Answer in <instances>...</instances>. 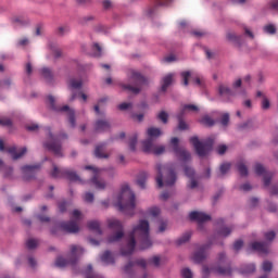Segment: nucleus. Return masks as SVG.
Returning <instances> with one entry per match:
<instances>
[{"label":"nucleus","mask_w":278,"mask_h":278,"mask_svg":"<svg viewBox=\"0 0 278 278\" xmlns=\"http://www.w3.org/2000/svg\"><path fill=\"white\" fill-rule=\"evenodd\" d=\"M128 242L126 248L121 250L122 255H131L136 249V241L138 242L139 251H147L153 247V241L149 235V222L146 219L139 220V224L132 228V231L128 236Z\"/></svg>","instance_id":"nucleus-1"},{"label":"nucleus","mask_w":278,"mask_h":278,"mask_svg":"<svg viewBox=\"0 0 278 278\" xmlns=\"http://www.w3.org/2000/svg\"><path fill=\"white\" fill-rule=\"evenodd\" d=\"M116 207L125 214L134 215V210H136V194L129 188V185H124L117 195V201L115 203Z\"/></svg>","instance_id":"nucleus-2"},{"label":"nucleus","mask_w":278,"mask_h":278,"mask_svg":"<svg viewBox=\"0 0 278 278\" xmlns=\"http://www.w3.org/2000/svg\"><path fill=\"white\" fill-rule=\"evenodd\" d=\"M148 139L142 141L143 153H153V155H162L166 151V147L155 144V139L160 138L162 130L160 128L151 127L147 130Z\"/></svg>","instance_id":"nucleus-3"},{"label":"nucleus","mask_w":278,"mask_h":278,"mask_svg":"<svg viewBox=\"0 0 278 278\" xmlns=\"http://www.w3.org/2000/svg\"><path fill=\"white\" fill-rule=\"evenodd\" d=\"M157 176L156 184L157 188H164L175 186V181H177V174H175V169L170 166L157 164L156 165Z\"/></svg>","instance_id":"nucleus-4"},{"label":"nucleus","mask_w":278,"mask_h":278,"mask_svg":"<svg viewBox=\"0 0 278 278\" xmlns=\"http://www.w3.org/2000/svg\"><path fill=\"white\" fill-rule=\"evenodd\" d=\"M210 273H216V275H222L224 277H229L231 275V266L227 264V255L220 253L218 256V266L210 269L207 266L202 267L203 278L210 277Z\"/></svg>","instance_id":"nucleus-5"},{"label":"nucleus","mask_w":278,"mask_h":278,"mask_svg":"<svg viewBox=\"0 0 278 278\" xmlns=\"http://www.w3.org/2000/svg\"><path fill=\"white\" fill-rule=\"evenodd\" d=\"M129 77L132 81H135V87L131 85H122V88L123 90H128V92H132V94H140L142 86H147L149 84L147 78L138 71L130 70Z\"/></svg>","instance_id":"nucleus-6"},{"label":"nucleus","mask_w":278,"mask_h":278,"mask_svg":"<svg viewBox=\"0 0 278 278\" xmlns=\"http://www.w3.org/2000/svg\"><path fill=\"white\" fill-rule=\"evenodd\" d=\"M192 143L193 148L195 149V153L199 157H205L210 151H212V147H214V139L208 138L204 141H200L199 137L194 136L189 139Z\"/></svg>","instance_id":"nucleus-7"},{"label":"nucleus","mask_w":278,"mask_h":278,"mask_svg":"<svg viewBox=\"0 0 278 278\" xmlns=\"http://www.w3.org/2000/svg\"><path fill=\"white\" fill-rule=\"evenodd\" d=\"M48 103L54 112H66L68 116V123L71 127L75 128L77 125V122L75 119V111L71 109L68 105H63V106H56L55 105V98L53 96L48 97Z\"/></svg>","instance_id":"nucleus-8"},{"label":"nucleus","mask_w":278,"mask_h":278,"mask_svg":"<svg viewBox=\"0 0 278 278\" xmlns=\"http://www.w3.org/2000/svg\"><path fill=\"white\" fill-rule=\"evenodd\" d=\"M72 217L75 220L64 222L61 224L62 231L66 233H77L79 231V220L81 219V212L79 210H74L72 213Z\"/></svg>","instance_id":"nucleus-9"},{"label":"nucleus","mask_w":278,"mask_h":278,"mask_svg":"<svg viewBox=\"0 0 278 278\" xmlns=\"http://www.w3.org/2000/svg\"><path fill=\"white\" fill-rule=\"evenodd\" d=\"M46 132L48 134L50 140L52 142H46L43 143V147L46 149H48V151H51L52 153H54V155H56V157H62V143H60V141H58V139H55V137H53V132H51V127H46Z\"/></svg>","instance_id":"nucleus-10"},{"label":"nucleus","mask_w":278,"mask_h":278,"mask_svg":"<svg viewBox=\"0 0 278 278\" xmlns=\"http://www.w3.org/2000/svg\"><path fill=\"white\" fill-rule=\"evenodd\" d=\"M170 144L173 147V151L175 153V155L178 157V160H180V162H190V160H192V154H190V152L186 149H182L179 147V138L177 137H173L170 139Z\"/></svg>","instance_id":"nucleus-11"},{"label":"nucleus","mask_w":278,"mask_h":278,"mask_svg":"<svg viewBox=\"0 0 278 278\" xmlns=\"http://www.w3.org/2000/svg\"><path fill=\"white\" fill-rule=\"evenodd\" d=\"M110 229L116 231V233L109 237L108 242H118V240L123 239L125 232L123 231V224L118 219H109L108 220Z\"/></svg>","instance_id":"nucleus-12"},{"label":"nucleus","mask_w":278,"mask_h":278,"mask_svg":"<svg viewBox=\"0 0 278 278\" xmlns=\"http://www.w3.org/2000/svg\"><path fill=\"white\" fill-rule=\"evenodd\" d=\"M85 170H92L90 184H92L97 190H105V181L101 179V169L92 165H87L85 166Z\"/></svg>","instance_id":"nucleus-13"},{"label":"nucleus","mask_w":278,"mask_h":278,"mask_svg":"<svg viewBox=\"0 0 278 278\" xmlns=\"http://www.w3.org/2000/svg\"><path fill=\"white\" fill-rule=\"evenodd\" d=\"M51 177H53L54 179L64 177L65 179H68L70 181H79V176L77 175V173H75L71 169H60L55 165H53V170L51 172Z\"/></svg>","instance_id":"nucleus-14"},{"label":"nucleus","mask_w":278,"mask_h":278,"mask_svg":"<svg viewBox=\"0 0 278 278\" xmlns=\"http://www.w3.org/2000/svg\"><path fill=\"white\" fill-rule=\"evenodd\" d=\"M254 170L256 175L263 176L264 186L265 188H268V186H270V181H273V173L266 172V168L264 167V165L260 163L255 164Z\"/></svg>","instance_id":"nucleus-15"},{"label":"nucleus","mask_w":278,"mask_h":278,"mask_svg":"<svg viewBox=\"0 0 278 278\" xmlns=\"http://www.w3.org/2000/svg\"><path fill=\"white\" fill-rule=\"evenodd\" d=\"M211 243L201 245L198 251L193 254V261L195 264H201L207 257V250L210 249Z\"/></svg>","instance_id":"nucleus-16"},{"label":"nucleus","mask_w":278,"mask_h":278,"mask_svg":"<svg viewBox=\"0 0 278 278\" xmlns=\"http://www.w3.org/2000/svg\"><path fill=\"white\" fill-rule=\"evenodd\" d=\"M189 218L190 220H197V223H207V220H212V216L199 211L191 212Z\"/></svg>","instance_id":"nucleus-17"},{"label":"nucleus","mask_w":278,"mask_h":278,"mask_svg":"<svg viewBox=\"0 0 278 278\" xmlns=\"http://www.w3.org/2000/svg\"><path fill=\"white\" fill-rule=\"evenodd\" d=\"M251 251H257L258 253H268V245L264 242H252L250 243V247L248 248V253H251Z\"/></svg>","instance_id":"nucleus-18"},{"label":"nucleus","mask_w":278,"mask_h":278,"mask_svg":"<svg viewBox=\"0 0 278 278\" xmlns=\"http://www.w3.org/2000/svg\"><path fill=\"white\" fill-rule=\"evenodd\" d=\"M40 168V165H25L22 167L25 179H31L36 175V170Z\"/></svg>","instance_id":"nucleus-19"},{"label":"nucleus","mask_w":278,"mask_h":278,"mask_svg":"<svg viewBox=\"0 0 278 278\" xmlns=\"http://www.w3.org/2000/svg\"><path fill=\"white\" fill-rule=\"evenodd\" d=\"M106 147H108L106 143H100V144L96 146L94 155L99 160H108V157H110V154L105 153Z\"/></svg>","instance_id":"nucleus-20"},{"label":"nucleus","mask_w":278,"mask_h":278,"mask_svg":"<svg viewBox=\"0 0 278 278\" xmlns=\"http://www.w3.org/2000/svg\"><path fill=\"white\" fill-rule=\"evenodd\" d=\"M218 94L224 99V101H229V98L233 97V91H231V89L226 85H219Z\"/></svg>","instance_id":"nucleus-21"},{"label":"nucleus","mask_w":278,"mask_h":278,"mask_svg":"<svg viewBox=\"0 0 278 278\" xmlns=\"http://www.w3.org/2000/svg\"><path fill=\"white\" fill-rule=\"evenodd\" d=\"M8 153L12 155L13 160H21L22 156L27 153V148H22L20 151L16 149V147H11L8 149Z\"/></svg>","instance_id":"nucleus-22"},{"label":"nucleus","mask_w":278,"mask_h":278,"mask_svg":"<svg viewBox=\"0 0 278 278\" xmlns=\"http://www.w3.org/2000/svg\"><path fill=\"white\" fill-rule=\"evenodd\" d=\"M71 255L74 257V260L71 261V264L77 263V257H80V255H84V248L79 245H72L71 247Z\"/></svg>","instance_id":"nucleus-23"},{"label":"nucleus","mask_w":278,"mask_h":278,"mask_svg":"<svg viewBox=\"0 0 278 278\" xmlns=\"http://www.w3.org/2000/svg\"><path fill=\"white\" fill-rule=\"evenodd\" d=\"M147 179H149V173H147V172H141L137 178V185L142 190H144V188H147Z\"/></svg>","instance_id":"nucleus-24"},{"label":"nucleus","mask_w":278,"mask_h":278,"mask_svg":"<svg viewBox=\"0 0 278 278\" xmlns=\"http://www.w3.org/2000/svg\"><path fill=\"white\" fill-rule=\"evenodd\" d=\"M94 129L96 131H108V129H110V122L99 119L94 124Z\"/></svg>","instance_id":"nucleus-25"},{"label":"nucleus","mask_w":278,"mask_h":278,"mask_svg":"<svg viewBox=\"0 0 278 278\" xmlns=\"http://www.w3.org/2000/svg\"><path fill=\"white\" fill-rule=\"evenodd\" d=\"M87 227L88 229H90V231H96L98 236H101V233H103V231H101V225L97 220L88 222Z\"/></svg>","instance_id":"nucleus-26"},{"label":"nucleus","mask_w":278,"mask_h":278,"mask_svg":"<svg viewBox=\"0 0 278 278\" xmlns=\"http://www.w3.org/2000/svg\"><path fill=\"white\" fill-rule=\"evenodd\" d=\"M170 84H173V74H168L167 76H165L163 78V84L161 87L162 92H166V90H168V86H170Z\"/></svg>","instance_id":"nucleus-27"},{"label":"nucleus","mask_w":278,"mask_h":278,"mask_svg":"<svg viewBox=\"0 0 278 278\" xmlns=\"http://www.w3.org/2000/svg\"><path fill=\"white\" fill-rule=\"evenodd\" d=\"M41 75L46 79V81H48L49 84L53 81V72H51L49 67L41 68Z\"/></svg>","instance_id":"nucleus-28"},{"label":"nucleus","mask_w":278,"mask_h":278,"mask_svg":"<svg viewBox=\"0 0 278 278\" xmlns=\"http://www.w3.org/2000/svg\"><path fill=\"white\" fill-rule=\"evenodd\" d=\"M101 261L104 264H114V256L112 255V252L105 251L101 256Z\"/></svg>","instance_id":"nucleus-29"},{"label":"nucleus","mask_w":278,"mask_h":278,"mask_svg":"<svg viewBox=\"0 0 278 278\" xmlns=\"http://www.w3.org/2000/svg\"><path fill=\"white\" fill-rule=\"evenodd\" d=\"M68 86L72 90H79V88L83 86L81 79L71 78Z\"/></svg>","instance_id":"nucleus-30"},{"label":"nucleus","mask_w":278,"mask_h":278,"mask_svg":"<svg viewBox=\"0 0 278 278\" xmlns=\"http://www.w3.org/2000/svg\"><path fill=\"white\" fill-rule=\"evenodd\" d=\"M192 238V233L190 231L185 232L179 239H177L176 244L181 247V244H186Z\"/></svg>","instance_id":"nucleus-31"},{"label":"nucleus","mask_w":278,"mask_h":278,"mask_svg":"<svg viewBox=\"0 0 278 278\" xmlns=\"http://www.w3.org/2000/svg\"><path fill=\"white\" fill-rule=\"evenodd\" d=\"M200 123L204 125V127H214L216 122L210 117V115H205L201 118Z\"/></svg>","instance_id":"nucleus-32"},{"label":"nucleus","mask_w":278,"mask_h":278,"mask_svg":"<svg viewBox=\"0 0 278 278\" xmlns=\"http://www.w3.org/2000/svg\"><path fill=\"white\" fill-rule=\"evenodd\" d=\"M177 119H178V129H180V131L188 129V124L184 122V113H178Z\"/></svg>","instance_id":"nucleus-33"},{"label":"nucleus","mask_w":278,"mask_h":278,"mask_svg":"<svg viewBox=\"0 0 278 278\" xmlns=\"http://www.w3.org/2000/svg\"><path fill=\"white\" fill-rule=\"evenodd\" d=\"M187 110H189L190 112H199V106L194 104H185L182 106V110L180 111V114H186Z\"/></svg>","instance_id":"nucleus-34"},{"label":"nucleus","mask_w":278,"mask_h":278,"mask_svg":"<svg viewBox=\"0 0 278 278\" xmlns=\"http://www.w3.org/2000/svg\"><path fill=\"white\" fill-rule=\"evenodd\" d=\"M237 168H238L241 177H247V175H249V169L247 168V165H244V163H239L237 165Z\"/></svg>","instance_id":"nucleus-35"},{"label":"nucleus","mask_w":278,"mask_h":278,"mask_svg":"<svg viewBox=\"0 0 278 278\" xmlns=\"http://www.w3.org/2000/svg\"><path fill=\"white\" fill-rule=\"evenodd\" d=\"M251 273H255V264H248L242 268L243 275H251Z\"/></svg>","instance_id":"nucleus-36"},{"label":"nucleus","mask_w":278,"mask_h":278,"mask_svg":"<svg viewBox=\"0 0 278 278\" xmlns=\"http://www.w3.org/2000/svg\"><path fill=\"white\" fill-rule=\"evenodd\" d=\"M263 273H270L273 270V262L264 261L262 264Z\"/></svg>","instance_id":"nucleus-37"},{"label":"nucleus","mask_w":278,"mask_h":278,"mask_svg":"<svg viewBox=\"0 0 278 278\" xmlns=\"http://www.w3.org/2000/svg\"><path fill=\"white\" fill-rule=\"evenodd\" d=\"M136 144H138V135H132L129 140L130 151H136Z\"/></svg>","instance_id":"nucleus-38"},{"label":"nucleus","mask_w":278,"mask_h":278,"mask_svg":"<svg viewBox=\"0 0 278 278\" xmlns=\"http://www.w3.org/2000/svg\"><path fill=\"white\" fill-rule=\"evenodd\" d=\"M12 22L16 23L17 25H27L29 23V20L23 16H16V17H13Z\"/></svg>","instance_id":"nucleus-39"},{"label":"nucleus","mask_w":278,"mask_h":278,"mask_svg":"<svg viewBox=\"0 0 278 278\" xmlns=\"http://www.w3.org/2000/svg\"><path fill=\"white\" fill-rule=\"evenodd\" d=\"M231 231H233V228L223 227L219 229L218 233L223 236V238H227V236H229Z\"/></svg>","instance_id":"nucleus-40"},{"label":"nucleus","mask_w":278,"mask_h":278,"mask_svg":"<svg viewBox=\"0 0 278 278\" xmlns=\"http://www.w3.org/2000/svg\"><path fill=\"white\" fill-rule=\"evenodd\" d=\"M68 265V261H66V258L64 257H58L55 261V266H58L59 268H64V266Z\"/></svg>","instance_id":"nucleus-41"},{"label":"nucleus","mask_w":278,"mask_h":278,"mask_svg":"<svg viewBox=\"0 0 278 278\" xmlns=\"http://www.w3.org/2000/svg\"><path fill=\"white\" fill-rule=\"evenodd\" d=\"M157 118L159 121H162L164 125H166V123H168V113H166V111H162L161 113L157 114Z\"/></svg>","instance_id":"nucleus-42"},{"label":"nucleus","mask_w":278,"mask_h":278,"mask_svg":"<svg viewBox=\"0 0 278 278\" xmlns=\"http://www.w3.org/2000/svg\"><path fill=\"white\" fill-rule=\"evenodd\" d=\"M26 247H27V249H36V247H38V240H36V239H28L26 241Z\"/></svg>","instance_id":"nucleus-43"},{"label":"nucleus","mask_w":278,"mask_h":278,"mask_svg":"<svg viewBox=\"0 0 278 278\" xmlns=\"http://www.w3.org/2000/svg\"><path fill=\"white\" fill-rule=\"evenodd\" d=\"M220 125H223V127H227V125H229V113H224L222 115Z\"/></svg>","instance_id":"nucleus-44"},{"label":"nucleus","mask_w":278,"mask_h":278,"mask_svg":"<svg viewBox=\"0 0 278 278\" xmlns=\"http://www.w3.org/2000/svg\"><path fill=\"white\" fill-rule=\"evenodd\" d=\"M185 175L189 177V179H192V177H194V169L190 166H185Z\"/></svg>","instance_id":"nucleus-45"},{"label":"nucleus","mask_w":278,"mask_h":278,"mask_svg":"<svg viewBox=\"0 0 278 278\" xmlns=\"http://www.w3.org/2000/svg\"><path fill=\"white\" fill-rule=\"evenodd\" d=\"M230 168H231V164H229V163H224V164H222L220 167H219L220 174H222V175H226L227 172H228Z\"/></svg>","instance_id":"nucleus-46"},{"label":"nucleus","mask_w":278,"mask_h":278,"mask_svg":"<svg viewBox=\"0 0 278 278\" xmlns=\"http://www.w3.org/2000/svg\"><path fill=\"white\" fill-rule=\"evenodd\" d=\"M0 125L1 127H12V119L10 118H0Z\"/></svg>","instance_id":"nucleus-47"},{"label":"nucleus","mask_w":278,"mask_h":278,"mask_svg":"<svg viewBox=\"0 0 278 278\" xmlns=\"http://www.w3.org/2000/svg\"><path fill=\"white\" fill-rule=\"evenodd\" d=\"M264 31H266V34H277V28L275 27V25L269 24L264 27Z\"/></svg>","instance_id":"nucleus-48"},{"label":"nucleus","mask_w":278,"mask_h":278,"mask_svg":"<svg viewBox=\"0 0 278 278\" xmlns=\"http://www.w3.org/2000/svg\"><path fill=\"white\" fill-rule=\"evenodd\" d=\"M184 86H188L190 79V72H182L181 73Z\"/></svg>","instance_id":"nucleus-49"},{"label":"nucleus","mask_w":278,"mask_h":278,"mask_svg":"<svg viewBox=\"0 0 278 278\" xmlns=\"http://www.w3.org/2000/svg\"><path fill=\"white\" fill-rule=\"evenodd\" d=\"M276 237L275 231H268L264 233V238L265 240H267L268 242H273L274 238Z\"/></svg>","instance_id":"nucleus-50"},{"label":"nucleus","mask_w":278,"mask_h":278,"mask_svg":"<svg viewBox=\"0 0 278 278\" xmlns=\"http://www.w3.org/2000/svg\"><path fill=\"white\" fill-rule=\"evenodd\" d=\"M68 31H71L68 26H61V27L58 28V35L59 36H64V34H68Z\"/></svg>","instance_id":"nucleus-51"},{"label":"nucleus","mask_w":278,"mask_h":278,"mask_svg":"<svg viewBox=\"0 0 278 278\" xmlns=\"http://www.w3.org/2000/svg\"><path fill=\"white\" fill-rule=\"evenodd\" d=\"M182 278H192V270L190 268H184L181 270Z\"/></svg>","instance_id":"nucleus-52"},{"label":"nucleus","mask_w":278,"mask_h":278,"mask_svg":"<svg viewBox=\"0 0 278 278\" xmlns=\"http://www.w3.org/2000/svg\"><path fill=\"white\" fill-rule=\"evenodd\" d=\"M166 227H168V222L162 220L159 226V232L164 233V231H166Z\"/></svg>","instance_id":"nucleus-53"},{"label":"nucleus","mask_w":278,"mask_h":278,"mask_svg":"<svg viewBox=\"0 0 278 278\" xmlns=\"http://www.w3.org/2000/svg\"><path fill=\"white\" fill-rule=\"evenodd\" d=\"M242 247H244V241H242V240L235 241V243H233L235 251H240V249H242Z\"/></svg>","instance_id":"nucleus-54"},{"label":"nucleus","mask_w":278,"mask_h":278,"mask_svg":"<svg viewBox=\"0 0 278 278\" xmlns=\"http://www.w3.org/2000/svg\"><path fill=\"white\" fill-rule=\"evenodd\" d=\"M227 39L230 40V42H238L239 37L236 36L235 33H227Z\"/></svg>","instance_id":"nucleus-55"},{"label":"nucleus","mask_w":278,"mask_h":278,"mask_svg":"<svg viewBox=\"0 0 278 278\" xmlns=\"http://www.w3.org/2000/svg\"><path fill=\"white\" fill-rule=\"evenodd\" d=\"M134 268V262H129L125 267H124V273L127 275H131V270Z\"/></svg>","instance_id":"nucleus-56"},{"label":"nucleus","mask_w":278,"mask_h":278,"mask_svg":"<svg viewBox=\"0 0 278 278\" xmlns=\"http://www.w3.org/2000/svg\"><path fill=\"white\" fill-rule=\"evenodd\" d=\"M85 201L87 203H92V201H94V194L91 192L85 193Z\"/></svg>","instance_id":"nucleus-57"},{"label":"nucleus","mask_w":278,"mask_h":278,"mask_svg":"<svg viewBox=\"0 0 278 278\" xmlns=\"http://www.w3.org/2000/svg\"><path fill=\"white\" fill-rule=\"evenodd\" d=\"M131 108V103L123 102L118 105V110L122 112H125V110H129Z\"/></svg>","instance_id":"nucleus-58"},{"label":"nucleus","mask_w":278,"mask_h":278,"mask_svg":"<svg viewBox=\"0 0 278 278\" xmlns=\"http://www.w3.org/2000/svg\"><path fill=\"white\" fill-rule=\"evenodd\" d=\"M149 214L154 217L160 216V207L154 206V207L150 208Z\"/></svg>","instance_id":"nucleus-59"},{"label":"nucleus","mask_w":278,"mask_h":278,"mask_svg":"<svg viewBox=\"0 0 278 278\" xmlns=\"http://www.w3.org/2000/svg\"><path fill=\"white\" fill-rule=\"evenodd\" d=\"M226 152H227V146L225 144L218 146L217 148L218 155H225Z\"/></svg>","instance_id":"nucleus-60"},{"label":"nucleus","mask_w":278,"mask_h":278,"mask_svg":"<svg viewBox=\"0 0 278 278\" xmlns=\"http://www.w3.org/2000/svg\"><path fill=\"white\" fill-rule=\"evenodd\" d=\"M270 194H271V197H277L278 195V182L276 185L271 186Z\"/></svg>","instance_id":"nucleus-61"},{"label":"nucleus","mask_w":278,"mask_h":278,"mask_svg":"<svg viewBox=\"0 0 278 278\" xmlns=\"http://www.w3.org/2000/svg\"><path fill=\"white\" fill-rule=\"evenodd\" d=\"M268 108H270V101H268L267 98H263V101H262V109H263V110H268Z\"/></svg>","instance_id":"nucleus-62"},{"label":"nucleus","mask_w":278,"mask_h":278,"mask_svg":"<svg viewBox=\"0 0 278 278\" xmlns=\"http://www.w3.org/2000/svg\"><path fill=\"white\" fill-rule=\"evenodd\" d=\"M92 273V265L87 266V277L86 278H97V275H91Z\"/></svg>","instance_id":"nucleus-63"},{"label":"nucleus","mask_w":278,"mask_h":278,"mask_svg":"<svg viewBox=\"0 0 278 278\" xmlns=\"http://www.w3.org/2000/svg\"><path fill=\"white\" fill-rule=\"evenodd\" d=\"M270 8H271L275 12H278V0H271V2H270Z\"/></svg>","instance_id":"nucleus-64"}]
</instances>
